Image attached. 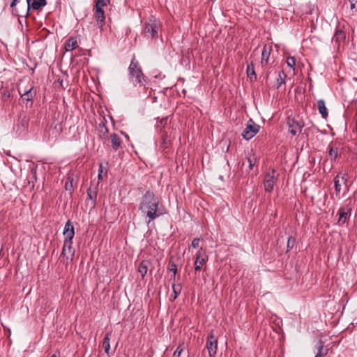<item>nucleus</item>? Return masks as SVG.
Here are the masks:
<instances>
[{
  "instance_id": "nucleus-1",
  "label": "nucleus",
  "mask_w": 357,
  "mask_h": 357,
  "mask_svg": "<svg viewBox=\"0 0 357 357\" xmlns=\"http://www.w3.org/2000/svg\"><path fill=\"white\" fill-rule=\"evenodd\" d=\"M160 201L151 190H147L142 196L139 209L148 218L147 226L163 214L159 208Z\"/></svg>"
},
{
  "instance_id": "nucleus-2",
  "label": "nucleus",
  "mask_w": 357,
  "mask_h": 357,
  "mask_svg": "<svg viewBox=\"0 0 357 357\" xmlns=\"http://www.w3.org/2000/svg\"><path fill=\"white\" fill-rule=\"evenodd\" d=\"M129 79L135 86H146V77L144 75L138 61L133 56L128 67Z\"/></svg>"
},
{
  "instance_id": "nucleus-3",
  "label": "nucleus",
  "mask_w": 357,
  "mask_h": 357,
  "mask_svg": "<svg viewBox=\"0 0 357 357\" xmlns=\"http://www.w3.org/2000/svg\"><path fill=\"white\" fill-rule=\"evenodd\" d=\"M288 130L292 135H296L301 132L304 126V123L298 117L289 116L287 119Z\"/></svg>"
},
{
  "instance_id": "nucleus-4",
  "label": "nucleus",
  "mask_w": 357,
  "mask_h": 357,
  "mask_svg": "<svg viewBox=\"0 0 357 357\" xmlns=\"http://www.w3.org/2000/svg\"><path fill=\"white\" fill-rule=\"evenodd\" d=\"M159 23L156 20H150L144 25V33L147 38H157L158 37Z\"/></svg>"
},
{
  "instance_id": "nucleus-5",
  "label": "nucleus",
  "mask_w": 357,
  "mask_h": 357,
  "mask_svg": "<svg viewBox=\"0 0 357 357\" xmlns=\"http://www.w3.org/2000/svg\"><path fill=\"white\" fill-rule=\"evenodd\" d=\"M259 128L252 119H249L242 132V137L246 140L252 139L259 132Z\"/></svg>"
},
{
  "instance_id": "nucleus-6",
  "label": "nucleus",
  "mask_w": 357,
  "mask_h": 357,
  "mask_svg": "<svg viewBox=\"0 0 357 357\" xmlns=\"http://www.w3.org/2000/svg\"><path fill=\"white\" fill-rule=\"evenodd\" d=\"M75 255V250L73 248V238L68 237L64 238L61 255L66 258L67 261H72Z\"/></svg>"
},
{
  "instance_id": "nucleus-7",
  "label": "nucleus",
  "mask_w": 357,
  "mask_h": 357,
  "mask_svg": "<svg viewBox=\"0 0 357 357\" xmlns=\"http://www.w3.org/2000/svg\"><path fill=\"white\" fill-rule=\"evenodd\" d=\"M207 255L203 251L201 248L195 255V261L194 263V268L195 272L199 271L202 269L203 265H204L208 261Z\"/></svg>"
},
{
  "instance_id": "nucleus-8",
  "label": "nucleus",
  "mask_w": 357,
  "mask_h": 357,
  "mask_svg": "<svg viewBox=\"0 0 357 357\" xmlns=\"http://www.w3.org/2000/svg\"><path fill=\"white\" fill-rule=\"evenodd\" d=\"M206 348L208 350L209 356L215 357L217 353L218 340L215 337L213 333H210V335L207 337L206 342Z\"/></svg>"
},
{
  "instance_id": "nucleus-9",
  "label": "nucleus",
  "mask_w": 357,
  "mask_h": 357,
  "mask_svg": "<svg viewBox=\"0 0 357 357\" xmlns=\"http://www.w3.org/2000/svg\"><path fill=\"white\" fill-rule=\"evenodd\" d=\"M95 18L96 20L97 25L100 30H102L105 19L103 8L95 6Z\"/></svg>"
},
{
  "instance_id": "nucleus-10",
  "label": "nucleus",
  "mask_w": 357,
  "mask_h": 357,
  "mask_svg": "<svg viewBox=\"0 0 357 357\" xmlns=\"http://www.w3.org/2000/svg\"><path fill=\"white\" fill-rule=\"evenodd\" d=\"M27 11L26 15L29 13L30 9L39 10L40 8L47 4L46 0H26Z\"/></svg>"
},
{
  "instance_id": "nucleus-11",
  "label": "nucleus",
  "mask_w": 357,
  "mask_h": 357,
  "mask_svg": "<svg viewBox=\"0 0 357 357\" xmlns=\"http://www.w3.org/2000/svg\"><path fill=\"white\" fill-rule=\"evenodd\" d=\"M87 199L86 201V204L90 205L91 208H95L96 202L97 198V191L96 189L92 190L91 188H89L86 190Z\"/></svg>"
},
{
  "instance_id": "nucleus-12",
  "label": "nucleus",
  "mask_w": 357,
  "mask_h": 357,
  "mask_svg": "<svg viewBox=\"0 0 357 357\" xmlns=\"http://www.w3.org/2000/svg\"><path fill=\"white\" fill-rule=\"evenodd\" d=\"M275 181H274V175L271 174H267L266 175L264 186L266 192H271L273 191L274 188Z\"/></svg>"
},
{
  "instance_id": "nucleus-13",
  "label": "nucleus",
  "mask_w": 357,
  "mask_h": 357,
  "mask_svg": "<svg viewBox=\"0 0 357 357\" xmlns=\"http://www.w3.org/2000/svg\"><path fill=\"white\" fill-rule=\"evenodd\" d=\"M271 47L267 45H265L263 47V50L261 52V68H264L267 66L271 54Z\"/></svg>"
},
{
  "instance_id": "nucleus-14",
  "label": "nucleus",
  "mask_w": 357,
  "mask_h": 357,
  "mask_svg": "<svg viewBox=\"0 0 357 357\" xmlns=\"http://www.w3.org/2000/svg\"><path fill=\"white\" fill-rule=\"evenodd\" d=\"M63 234L64 238H68V237L73 238L75 236V229L74 226L72 225L70 220H68L66 223Z\"/></svg>"
},
{
  "instance_id": "nucleus-15",
  "label": "nucleus",
  "mask_w": 357,
  "mask_h": 357,
  "mask_svg": "<svg viewBox=\"0 0 357 357\" xmlns=\"http://www.w3.org/2000/svg\"><path fill=\"white\" fill-rule=\"evenodd\" d=\"M246 73L248 77L251 82H255L257 80V75L255 70V66L252 63H248L247 65Z\"/></svg>"
},
{
  "instance_id": "nucleus-16",
  "label": "nucleus",
  "mask_w": 357,
  "mask_h": 357,
  "mask_svg": "<svg viewBox=\"0 0 357 357\" xmlns=\"http://www.w3.org/2000/svg\"><path fill=\"white\" fill-rule=\"evenodd\" d=\"M112 147L114 151H117L121 146V140L118 135L113 133L110 135Z\"/></svg>"
},
{
  "instance_id": "nucleus-17",
  "label": "nucleus",
  "mask_w": 357,
  "mask_h": 357,
  "mask_svg": "<svg viewBox=\"0 0 357 357\" xmlns=\"http://www.w3.org/2000/svg\"><path fill=\"white\" fill-rule=\"evenodd\" d=\"M112 335V332H108L105 334V336L103 339L102 342V347L105 350V352L107 354L108 356H109V350H110V336Z\"/></svg>"
},
{
  "instance_id": "nucleus-18",
  "label": "nucleus",
  "mask_w": 357,
  "mask_h": 357,
  "mask_svg": "<svg viewBox=\"0 0 357 357\" xmlns=\"http://www.w3.org/2000/svg\"><path fill=\"white\" fill-rule=\"evenodd\" d=\"M351 209H349L348 211H346L344 209V208L343 207H340L338 210V215H339V219H338V222L340 224V225H342L344 223H345L347 219V216H348V213L349 211H350Z\"/></svg>"
},
{
  "instance_id": "nucleus-19",
  "label": "nucleus",
  "mask_w": 357,
  "mask_h": 357,
  "mask_svg": "<svg viewBox=\"0 0 357 357\" xmlns=\"http://www.w3.org/2000/svg\"><path fill=\"white\" fill-rule=\"evenodd\" d=\"M317 107L321 116L324 119H326L328 116V109L326 107L325 102L324 100H319L317 101Z\"/></svg>"
},
{
  "instance_id": "nucleus-20",
  "label": "nucleus",
  "mask_w": 357,
  "mask_h": 357,
  "mask_svg": "<svg viewBox=\"0 0 357 357\" xmlns=\"http://www.w3.org/2000/svg\"><path fill=\"white\" fill-rule=\"evenodd\" d=\"M150 263L149 261H142L139 267H138V271L140 273L142 278H143L146 274L147 273L148 268Z\"/></svg>"
},
{
  "instance_id": "nucleus-21",
  "label": "nucleus",
  "mask_w": 357,
  "mask_h": 357,
  "mask_svg": "<svg viewBox=\"0 0 357 357\" xmlns=\"http://www.w3.org/2000/svg\"><path fill=\"white\" fill-rule=\"evenodd\" d=\"M77 47L76 39L73 38H69L65 44V50L66 52L72 51Z\"/></svg>"
},
{
  "instance_id": "nucleus-22",
  "label": "nucleus",
  "mask_w": 357,
  "mask_h": 357,
  "mask_svg": "<svg viewBox=\"0 0 357 357\" xmlns=\"http://www.w3.org/2000/svg\"><path fill=\"white\" fill-rule=\"evenodd\" d=\"M286 77L287 75L283 70H281L278 73V77L276 79V83L275 85L276 89L280 88L283 84L285 83Z\"/></svg>"
},
{
  "instance_id": "nucleus-23",
  "label": "nucleus",
  "mask_w": 357,
  "mask_h": 357,
  "mask_svg": "<svg viewBox=\"0 0 357 357\" xmlns=\"http://www.w3.org/2000/svg\"><path fill=\"white\" fill-rule=\"evenodd\" d=\"M345 38V33L342 29H338L335 31L333 39L337 43H340L344 41Z\"/></svg>"
},
{
  "instance_id": "nucleus-24",
  "label": "nucleus",
  "mask_w": 357,
  "mask_h": 357,
  "mask_svg": "<svg viewBox=\"0 0 357 357\" xmlns=\"http://www.w3.org/2000/svg\"><path fill=\"white\" fill-rule=\"evenodd\" d=\"M172 287L174 293V296L172 297V301H175L181 294L182 287L181 284H176L173 283Z\"/></svg>"
},
{
  "instance_id": "nucleus-25",
  "label": "nucleus",
  "mask_w": 357,
  "mask_h": 357,
  "mask_svg": "<svg viewBox=\"0 0 357 357\" xmlns=\"http://www.w3.org/2000/svg\"><path fill=\"white\" fill-rule=\"evenodd\" d=\"M340 174H337L335 177L334 178V188L335 191V195L337 197L340 195V193L341 192V185L340 183Z\"/></svg>"
},
{
  "instance_id": "nucleus-26",
  "label": "nucleus",
  "mask_w": 357,
  "mask_h": 357,
  "mask_svg": "<svg viewBox=\"0 0 357 357\" xmlns=\"http://www.w3.org/2000/svg\"><path fill=\"white\" fill-rule=\"evenodd\" d=\"M328 154L332 161H335L338 156V152L337 149H334L333 146H328Z\"/></svg>"
},
{
  "instance_id": "nucleus-27",
  "label": "nucleus",
  "mask_w": 357,
  "mask_h": 357,
  "mask_svg": "<svg viewBox=\"0 0 357 357\" xmlns=\"http://www.w3.org/2000/svg\"><path fill=\"white\" fill-rule=\"evenodd\" d=\"M52 133H50V135H53L52 138H56L57 135L60 134L61 132V126L59 124L55 125L54 128L53 129H51L50 130Z\"/></svg>"
},
{
  "instance_id": "nucleus-28",
  "label": "nucleus",
  "mask_w": 357,
  "mask_h": 357,
  "mask_svg": "<svg viewBox=\"0 0 357 357\" xmlns=\"http://www.w3.org/2000/svg\"><path fill=\"white\" fill-rule=\"evenodd\" d=\"M317 349V354L315 355V357H323L324 356H325L326 354V352H325V353L322 352L323 349H324V343L322 342V341L320 340L319 342Z\"/></svg>"
},
{
  "instance_id": "nucleus-29",
  "label": "nucleus",
  "mask_w": 357,
  "mask_h": 357,
  "mask_svg": "<svg viewBox=\"0 0 357 357\" xmlns=\"http://www.w3.org/2000/svg\"><path fill=\"white\" fill-rule=\"evenodd\" d=\"M169 140L168 139L167 135L166 133L162 135V142L160 146L162 149H165L169 146Z\"/></svg>"
},
{
  "instance_id": "nucleus-30",
  "label": "nucleus",
  "mask_w": 357,
  "mask_h": 357,
  "mask_svg": "<svg viewBox=\"0 0 357 357\" xmlns=\"http://www.w3.org/2000/svg\"><path fill=\"white\" fill-rule=\"evenodd\" d=\"M31 90H32V88H31L30 89H29L28 91H25L22 95V98L24 100H26V101H31L33 98V95H32V93H31Z\"/></svg>"
},
{
  "instance_id": "nucleus-31",
  "label": "nucleus",
  "mask_w": 357,
  "mask_h": 357,
  "mask_svg": "<svg viewBox=\"0 0 357 357\" xmlns=\"http://www.w3.org/2000/svg\"><path fill=\"white\" fill-rule=\"evenodd\" d=\"M295 243H296V239L292 236H289L288 238L287 243V250L292 249L294 248V246L295 245Z\"/></svg>"
},
{
  "instance_id": "nucleus-32",
  "label": "nucleus",
  "mask_w": 357,
  "mask_h": 357,
  "mask_svg": "<svg viewBox=\"0 0 357 357\" xmlns=\"http://www.w3.org/2000/svg\"><path fill=\"white\" fill-rule=\"evenodd\" d=\"M168 271L173 272L174 280H175L176 273L177 272V266L174 263H169L167 267Z\"/></svg>"
},
{
  "instance_id": "nucleus-33",
  "label": "nucleus",
  "mask_w": 357,
  "mask_h": 357,
  "mask_svg": "<svg viewBox=\"0 0 357 357\" xmlns=\"http://www.w3.org/2000/svg\"><path fill=\"white\" fill-rule=\"evenodd\" d=\"M287 64L289 67L294 70V66L296 64V59L294 57L289 56L287 59Z\"/></svg>"
},
{
  "instance_id": "nucleus-34",
  "label": "nucleus",
  "mask_w": 357,
  "mask_h": 357,
  "mask_svg": "<svg viewBox=\"0 0 357 357\" xmlns=\"http://www.w3.org/2000/svg\"><path fill=\"white\" fill-rule=\"evenodd\" d=\"M110 3V0H97L96 6L103 8Z\"/></svg>"
},
{
  "instance_id": "nucleus-35",
  "label": "nucleus",
  "mask_w": 357,
  "mask_h": 357,
  "mask_svg": "<svg viewBox=\"0 0 357 357\" xmlns=\"http://www.w3.org/2000/svg\"><path fill=\"white\" fill-rule=\"evenodd\" d=\"M102 173H103V165H102V163H100L99 168H98V181L102 180Z\"/></svg>"
},
{
  "instance_id": "nucleus-36",
  "label": "nucleus",
  "mask_w": 357,
  "mask_h": 357,
  "mask_svg": "<svg viewBox=\"0 0 357 357\" xmlns=\"http://www.w3.org/2000/svg\"><path fill=\"white\" fill-rule=\"evenodd\" d=\"M200 238H195L192 241L191 247L193 248H197L199 245Z\"/></svg>"
},
{
  "instance_id": "nucleus-37",
  "label": "nucleus",
  "mask_w": 357,
  "mask_h": 357,
  "mask_svg": "<svg viewBox=\"0 0 357 357\" xmlns=\"http://www.w3.org/2000/svg\"><path fill=\"white\" fill-rule=\"evenodd\" d=\"M183 350V349L181 347V345H179L174 352L172 357H179Z\"/></svg>"
},
{
  "instance_id": "nucleus-38",
  "label": "nucleus",
  "mask_w": 357,
  "mask_h": 357,
  "mask_svg": "<svg viewBox=\"0 0 357 357\" xmlns=\"http://www.w3.org/2000/svg\"><path fill=\"white\" fill-rule=\"evenodd\" d=\"M247 159H248V162L249 163V168L250 169H252L255 164L256 158H251L248 157Z\"/></svg>"
},
{
  "instance_id": "nucleus-39",
  "label": "nucleus",
  "mask_w": 357,
  "mask_h": 357,
  "mask_svg": "<svg viewBox=\"0 0 357 357\" xmlns=\"http://www.w3.org/2000/svg\"><path fill=\"white\" fill-rule=\"evenodd\" d=\"M350 3V8L351 10L357 9V0H348Z\"/></svg>"
},
{
  "instance_id": "nucleus-40",
  "label": "nucleus",
  "mask_w": 357,
  "mask_h": 357,
  "mask_svg": "<svg viewBox=\"0 0 357 357\" xmlns=\"http://www.w3.org/2000/svg\"><path fill=\"white\" fill-rule=\"evenodd\" d=\"M341 179L342 181V182L344 183V184L346 185L347 188L348 189V187H347V181H348V174H344L342 176H341Z\"/></svg>"
},
{
  "instance_id": "nucleus-41",
  "label": "nucleus",
  "mask_w": 357,
  "mask_h": 357,
  "mask_svg": "<svg viewBox=\"0 0 357 357\" xmlns=\"http://www.w3.org/2000/svg\"><path fill=\"white\" fill-rule=\"evenodd\" d=\"M20 2V0H13L10 3V7L13 8L17 5V3Z\"/></svg>"
},
{
  "instance_id": "nucleus-42",
  "label": "nucleus",
  "mask_w": 357,
  "mask_h": 357,
  "mask_svg": "<svg viewBox=\"0 0 357 357\" xmlns=\"http://www.w3.org/2000/svg\"><path fill=\"white\" fill-rule=\"evenodd\" d=\"M167 121V117L162 118V119L160 120V124H161V125H165V124H166Z\"/></svg>"
},
{
  "instance_id": "nucleus-43",
  "label": "nucleus",
  "mask_w": 357,
  "mask_h": 357,
  "mask_svg": "<svg viewBox=\"0 0 357 357\" xmlns=\"http://www.w3.org/2000/svg\"><path fill=\"white\" fill-rule=\"evenodd\" d=\"M101 126H102V127L105 130V131H106V132L107 131V128H105V124H104V123H100V127H101Z\"/></svg>"
},
{
  "instance_id": "nucleus-44",
  "label": "nucleus",
  "mask_w": 357,
  "mask_h": 357,
  "mask_svg": "<svg viewBox=\"0 0 357 357\" xmlns=\"http://www.w3.org/2000/svg\"><path fill=\"white\" fill-rule=\"evenodd\" d=\"M70 188V185H68V183H66V189L67 190H70V188Z\"/></svg>"
},
{
  "instance_id": "nucleus-45",
  "label": "nucleus",
  "mask_w": 357,
  "mask_h": 357,
  "mask_svg": "<svg viewBox=\"0 0 357 357\" xmlns=\"http://www.w3.org/2000/svg\"><path fill=\"white\" fill-rule=\"evenodd\" d=\"M70 188V185H68V183H66V189L67 190H70V188Z\"/></svg>"
},
{
  "instance_id": "nucleus-46",
  "label": "nucleus",
  "mask_w": 357,
  "mask_h": 357,
  "mask_svg": "<svg viewBox=\"0 0 357 357\" xmlns=\"http://www.w3.org/2000/svg\"><path fill=\"white\" fill-rule=\"evenodd\" d=\"M353 325L356 324L357 325V317L354 319V322L352 323Z\"/></svg>"
},
{
  "instance_id": "nucleus-47",
  "label": "nucleus",
  "mask_w": 357,
  "mask_h": 357,
  "mask_svg": "<svg viewBox=\"0 0 357 357\" xmlns=\"http://www.w3.org/2000/svg\"><path fill=\"white\" fill-rule=\"evenodd\" d=\"M50 357H59L56 354H53Z\"/></svg>"
},
{
  "instance_id": "nucleus-48",
  "label": "nucleus",
  "mask_w": 357,
  "mask_h": 357,
  "mask_svg": "<svg viewBox=\"0 0 357 357\" xmlns=\"http://www.w3.org/2000/svg\"><path fill=\"white\" fill-rule=\"evenodd\" d=\"M70 188H72V187H73L72 183H70Z\"/></svg>"
}]
</instances>
